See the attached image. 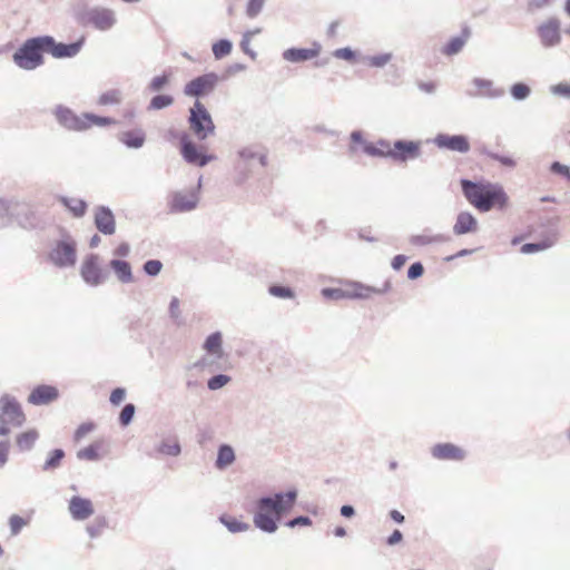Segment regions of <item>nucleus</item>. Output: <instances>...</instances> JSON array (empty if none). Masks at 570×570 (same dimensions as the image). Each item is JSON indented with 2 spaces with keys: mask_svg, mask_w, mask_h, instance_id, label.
Returning a JSON list of instances; mask_svg holds the SVG:
<instances>
[{
  "mask_svg": "<svg viewBox=\"0 0 570 570\" xmlns=\"http://www.w3.org/2000/svg\"><path fill=\"white\" fill-rule=\"evenodd\" d=\"M461 187L468 202L479 212L485 213L493 208L503 209L508 205L509 197L502 186L498 184L462 179Z\"/></svg>",
  "mask_w": 570,
  "mask_h": 570,
  "instance_id": "f257e3e1",
  "label": "nucleus"
},
{
  "mask_svg": "<svg viewBox=\"0 0 570 570\" xmlns=\"http://www.w3.org/2000/svg\"><path fill=\"white\" fill-rule=\"evenodd\" d=\"M296 493L289 491L285 494H276L275 498H263L257 503V512L254 523L265 532H274L277 529L276 521L283 513L289 511L295 503Z\"/></svg>",
  "mask_w": 570,
  "mask_h": 570,
  "instance_id": "f03ea898",
  "label": "nucleus"
},
{
  "mask_svg": "<svg viewBox=\"0 0 570 570\" xmlns=\"http://www.w3.org/2000/svg\"><path fill=\"white\" fill-rule=\"evenodd\" d=\"M47 45H51V41L45 36L26 40L13 53L14 63L24 70L36 69L43 63L42 53L46 52Z\"/></svg>",
  "mask_w": 570,
  "mask_h": 570,
  "instance_id": "7ed1b4c3",
  "label": "nucleus"
},
{
  "mask_svg": "<svg viewBox=\"0 0 570 570\" xmlns=\"http://www.w3.org/2000/svg\"><path fill=\"white\" fill-rule=\"evenodd\" d=\"M55 116L60 125L76 131L87 130L92 126H109L116 122L112 118L99 117L92 114L78 116L69 108L62 106H58L55 109Z\"/></svg>",
  "mask_w": 570,
  "mask_h": 570,
  "instance_id": "20e7f679",
  "label": "nucleus"
},
{
  "mask_svg": "<svg viewBox=\"0 0 570 570\" xmlns=\"http://www.w3.org/2000/svg\"><path fill=\"white\" fill-rule=\"evenodd\" d=\"M189 124L190 129L200 140L206 139L209 135L214 134L215 125L212 117L199 100H196L190 109Z\"/></svg>",
  "mask_w": 570,
  "mask_h": 570,
  "instance_id": "39448f33",
  "label": "nucleus"
},
{
  "mask_svg": "<svg viewBox=\"0 0 570 570\" xmlns=\"http://www.w3.org/2000/svg\"><path fill=\"white\" fill-rule=\"evenodd\" d=\"M24 421L26 414L20 403L11 395H2L0 397V423L19 428Z\"/></svg>",
  "mask_w": 570,
  "mask_h": 570,
  "instance_id": "423d86ee",
  "label": "nucleus"
},
{
  "mask_svg": "<svg viewBox=\"0 0 570 570\" xmlns=\"http://www.w3.org/2000/svg\"><path fill=\"white\" fill-rule=\"evenodd\" d=\"M374 293H376L374 288L360 283H347L343 287L322 289L324 297L336 301L343 298H368Z\"/></svg>",
  "mask_w": 570,
  "mask_h": 570,
  "instance_id": "0eeeda50",
  "label": "nucleus"
},
{
  "mask_svg": "<svg viewBox=\"0 0 570 570\" xmlns=\"http://www.w3.org/2000/svg\"><path fill=\"white\" fill-rule=\"evenodd\" d=\"M50 259L60 267L75 265L76 243L71 239L58 242L50 253Z\"/></svg>",
  "mask_w": 570,
  "mask_h": 570,
  "instance_id": "6e6552de",
  "label": "nucleus"
},
{
  "mask_svg": "<svg viewBox=\"0 0 570 570\" xmlns=\"http://www.w3.org/2000/svg\"><path fill=\"white\" fill-rule=\"evenodd\" d=\"M218 82V76L214 72L199 76L190 80L184 89L186 96L199 97L210 94Z\"/></svg>",
  "mask_w": 570,
  "mask_h": 570,
  "instance_id": "1a4fd4ad",
  "label": "nucleus"
},
{
  "mask_svg": "<svg viewBox=\"0 0 570 570\" xmlns=\"http://www.w3.org/2000/svg\"><path fill=\"white\" fill-rule=\"evenodd\" d=\"M421 144L419 141L397 140L392 145L391 158L396 161H406L419 157Z\"/></svg>",
  "mask_w": 570,
  "mask_h": 570,
  "instance_id": "9d476101",
  "label": "nucleus"
},
{
  "mask_svg": "<svg viewBox=\"0 0 570 570\" xmlns=\"http://www.w3.org/2000/svg\"><path fill=\"white\" fill-rule=\"evenodd\" d=\"M81 275L91 285H98L104 281L105 274L99 266L98 256L90 255L83 261Z\"/></svg>",
  "mask_w": 570,
  "mask_h": 570,
  "instance_id": "9b49d317",
  "label": "nucleus"
},
{
  "mask_svg": "<svg viewBox=\"0 0 570 570\" xmlns=\"http://www.w3.org/2000/svg\"><path fill=\"white\" fill-rule=\"evenodd\" d=\"M322 46L314 42L309 48H289L283 52V58L289 62H303L320 56Z\"/></svg>",
  "mask_w": 570,
  "mask_h": 570,
  "instance_id": "f8f14e48",
  "label": "nucleus"
},
{
  "mask_svg": "<svg viewBox=\"0 0 570 570\" xmlns=\"http://www.w3.org/2000/svg\"><path fill=\"white\" fill-rule=\"evenodd\" d=\"M68 509L71 517L78 521L90 518L95 512L91 500L77 495L70 499Z\"/></svg>",
  "mask_w": 570,
  "mask_h": 570,
  "instance_id": "ddd939ff",
  "label": "nucleus"
},
{
  "mask_svg": "<svg viewBox=\"0 0 570 570\" xmlns=\"http://www.w3.org/2000/svg\"><path fill=\"white\" fill-rule=\"evenodd\" d=\"M45 38L49 39L51 41V45L46 46V52L50 53L55 58H70L76 56L82 46V40L65 45V43H57L55 39L50 36H45Z\"/></svg>",
  "mask_w": 570,
  "mask_h": 570,
  "instance_id": "4468645a",
  "label": "nucleus"
},
{
  "mask_svg": "<svg viewBox=\"0 0 570 570\" xmlns=\"http://www.w3.org/2000/svg\"><path fill=\"white\" fill-rule=\"evenodd\" d=\"M434 141L438 147L452 151L466 153L470 149V142L468 138L462 135H438Z\"/></svg>",
  "mask_w": 570,
  "mask_h": 570,
  "instance_id": "2eb2a0df",
  "label": "nucleus"
},
{
  "mask_svg": "<svg viewBox=\"0 0 570 570\" xmlns=\"http://www.w3.org/2000/svg\"><path fill=\"white\" fill-rule=\"evenodd\" d=\"M59 396L57 387L52 385H38L28 396V402L33 405H45L53 402Z\"/></svg>",
  "mask_w": 570,
  "mask_h": 570,
  "instance_id": "dca6fc26",
  "label": "nucleus"
},
{
  "mask_svg": "<svg viewBox=\"0 0 570 570\" xmlns=\"http://www.w3.org/2000/svg\"><path fill=\"white\" fill-rule=\"evenodd\" d=\"M538 33L543 46H556L560 41V24L556 19H550L538 27Z\"/></svg>",
  "mask_w": 570,
  "mask_h": 570,
  "instance_id": "f3484780",
  "label": "nucleus"
},
{
  "mask_svg": "<svg viewBox=\"0 0 570 570\" xmlns=\"http://www.w3.org/2000/svg\"><path fill=\"white\" fill-rule=\"evenodd\" d=\"M431 452L438 460L461 461L465 456V452L452 443H439L432 448Z\"/></svg>",
  "mask_w": 570,
  "mask_h": 570,
  "instance_id": "a211bd4d",
  "label": "nucleus"
},
{
  "mask_svg": "<svg viewBox=\"0 0 570 570\" xmlns=\"http://www.w3.org/2000/svg\"><path fill=\"white\" fill-rule=\"evenodd\" d=\"M96 227L105 235H111L115 233L116 224L115 217L110 209L106 207H99L95 214Z\"/></svg>",
  "mask_w": 570,
  "mask_h": 570,
  "instance_id": "6ab92c4d",
  "label": "nucleus"
},
{
  "mask_svg": "<svg viewBox=\"0 0 570 570\" xmlns=\"http://www.w3.org/2000/svg\"><path fill=\"white\" fill-rule=\"evenodd\" d=\"M198 197L195 191L176 193L171 198V209L187 212L196 207Z\"/></svg>",
  "mask_w": 570,
  "mask_h": 570,
  "instance_id": "aec40b11",
  "label": "nucleus"
},
{
  "mask_svg": "<svg viewBox=\"0 0 570 570\" xmlns=\"http://www.w3.org/2000/svg\"><path fill=\"white\" fill-rule=\"evenodd\" d=\"M181 154L188 163L196 164L198 166L207 164V158L198 151L196 145L191 142L186 135L181 138Z\"/></svg>",
  "mask_w": 570,
  "mask_h": 570,
  "instance_id": "412c9836",
  "label": "nucleus"
},
{
  "mask_svg": "<svg viewBox=\"0 0 570 570\" xmlns=\"http://www.w3.org/2000/svg\"><path fill=\"white\" fill-rule=\"evenodd\" d=\"M476 228L478 222L475 217L468 212H463L458 215L456 222L453 226V232L455 235H463L475 232Z\"/></svg>",
  "mask_w": 570,
  "mask_h": 570,
  "instance_id": "4be33fe9",
  "label": "nucleus"
},
{
  "mask_svg": "<svg viewBox=\"0 0 570 570\" xmlns=\"http://www.w3.org/2000/svg\"><path fill=\"white\" fill-rule=\"evenodd\" d=\"M89 21L100 30H107L115 22L114 14L107 9H96L89 13Z\"/></svg>",
  "mask_w": 570,
  "mask_h": 570,
  "instance_id": "5701e85b",
  "label": "nucleus"
},
{
  "mask_svg": "<svg viewBox=\"0 0 570 570\" xmlns=\"http://www.w3.org/2000/svg\"><path fill=\"white\" fill-rule=\"evenodd\" d=\"M364 153L373 157L392 156V145L386 140H377L375 142H364Z\"/></svg>",
  "mask_w": 570,
  "mask_h": 570,
  "instance_id": "b1692460",
  "label": "nucleus"
},
{
  "mask_svg": "<svg viewBox=\"0 0 570 570\" xmlns=\"http://www.w3.org/2000/svg\"><path fill=\"white\" fill-rule=\"evenodd\" d=\"M470 37V30L464 28L461 36L452 38L442 49L441 52L445 56H453L461 51Z\"/></svg>",
  "mask_w": 570,
  "mask_h": 570,
  "instance_id": "393cba45",
  "label": "nucleus"
},
{
  "mask_svg": "<svg viewBox=\"0 0 570 570\" xmlns=\"http://www.w3.org/2000/svg\"><path fill=\"white\" fill-rule=\"evenodd\" d=\"M110 267L116 273L118 279L122 283H129L132 281L131 267L125 261L112 259Z\"/></svg>",
  "mask_w": 570,
  "mask_h": 570,
  "instance_id": "a878e982",
  "label": "nucleus"
},
{
  "mask_svg": "<svg viewBox=\"0 0 570 570\" xmlns=\"http://www.w3.org/2000/svg\"><path fill=\"white\" fill-rule=\"evenodd\" d=\"M120 141L130 148H139L145 142V134L141 130H128L120 135Z\"/></svg>",
  "mask_w": 570,
  "mask_h": 570,
  "instance_id": "bb28decb",
  "label": "nucleus"
},
{
  "mask_svg": "<svg viewBox=\"0 0 570 570\" xmlns=\"http://www.w3.org/2000/svg\"><path fill=\"white\" fill-rule=\"evenodd\" d=\"M105 452L104 442L97 441L92 444L81 449L78 452V458L81 460H98Z\"/></svg>",
  "mask_w": 570,
  "mask_h": 570,
  "instance_id": "cd10ccee",
  "label": "nucleus"
},
{
  "mask_svg": "<svg viewBox=\"0 0 570 570\" xmlns=\"http://www.w3.org/2000/svg\"><path fill=\"white\" fill-rule=\"evenodd\" d=\"M60 202L70 210L75 217H81L86 214L87 204L82 199L61 197Z\"/></svg>",
  "mask_w": 570,
  "mask_h": 570,
  "instance_id": "c85d7f7f",
  "label": "nucleus"
},
{
  "mask_svg": "<svg viewBox=\"0 0 570 570\" xmlns=\"http://www.w3.org/2000/svg\"><path fill=\"white\" fill-rule=\"evenodd\" d=\"M38 438L39 434L36 430H28L17 435L16 443L21 451H28L33 446Z\"/></svg>",
  "mask_w": 570,
  "mask_h": 570,
  "instance_id": "c756f323",
  "label": "nucleus"
},
{
  "mask_svg": "<svg viewBox=\"0 0 570 570\" xmlns=\"http://www.w3.org/2000/svg\"><path fill=\"white\" fill-rule=\"evenodd\" d=\"M235 461V453L232 446L222 445L218 450V455L216 460V466L218 469H224L230 465Z\"/></svg>",
  "mask_w": 570,
  "mask_h": 570,
  "instance_id": "7c9ffc66",
  "label": "nucleus"
},
{
  "mask_svg": "<svg viewBox=\"0 0 570 570\" xmlns=\"http://www.w3.org/2000/svg\"><path fill=\"white\" fill-rule=\"evenodd\" d=\"M121 101V92L118 89H110L101 94L98 98V105L109 106L118 105Z\"/></svg>",
  "mask_w": 570,
  "mask_h": 570,
  "instance_id": "2f4dec72",
  "label": "nucleus"
},
{
  "mask_svg": "<svg viewBox=\"0 0 570 570\" xmlns=\"http://www.w3.org/2000/svg\"><path fill=\"white\" fill-rule=\"evenodd\" d=\"M220 520L232 532H242L249 529V525L247 523L242 522L238 519L230 515H224L220 518Z\"/></svg>",
  "mask_w": 570,
  "mask_h": 570,
  "instance_id": "473e14b6",
  "label": "nucleus"
},
{
  "mask_svg": "<svg viewBox=\"0 0 570 570\" xmlns=\"http://www.w3.org/2000/svg\"><path fill=\"white\" fill-rule=\"evenodd\" d=\"M222 336L219 333L209 335L204 344V348L210 354H220Z\"/></svg>",
  "mask_w": 570,
  "mask_h": 570,
  "instance_id": "72a5a7b5",
  "label": "nucleus"
},
{
  "mask_svg": "<svg viewBox=\"0 0 570 570\" xmlns=\"http://www.w3.org/2000/svg\"><path fill=\"white\" fill-rule=\"evenodd\" d=\"M65 456V453L62 450L60 449H57V450H53L50 454H49V458L47 459L45 465H43V469L45 470H52V469H56L60 465L61 463V460L63 459Z\"/></svg>",
  "mask_w": 570,
  "mask_h": 570,
  "instance_id": "f704fd0d",
  "label": "nucleus"
},
{
  "mask_svg": "<svg viewBox=\"0 0 570 570\" xmlns=\"http://www.w3.org/2000/svg\"><path fill=\"white\" fill-rule=\"evenodd\" d=\"M232 43L228 40H219L213 46V53L217 59L229 55Z\"/></svg>",
  "mask_w": 570,
  "mask_h": 570,
  "instance_id": "c9c22d12",
  "label": "nucleus"
},
{
  "mask_svg": "<svg viewBox=\"0 0 570 570\" xmlns=\"http://www.w3.org/2000/svg\"><path fill=\"white\" fill-rule=\"evenodd\" d=\"M107 525V520L105 518H97L91 524L87 527V532L91 538H95L100 535Z\"/></svg>",
  "mask_w": 570,
  "mask_h": 570,
  "instance_id": "e433bc0d",
  "label": "nucleus"
},
{
  "mask_svg": "<svg viewBox=\"0 0 570 570\" xmlns=\"http://www.w3.org/2000/svg\"><path fill=\"white\" fill-rule=\"evenodd\" d=\"M392 59L391 53H380L375 56H370L365 59L366 63L371 67H383L389 63Z\"/></svg>",
  "mask_w": 570,
  "mask_h": 570,
  "instance_id": "4c0bfd02",
  "label": "nucleus"
},
{
  "mask_svg": "<svg viewBox=\"0 0 570 570\" xmlns=\"http://www.w3.org/2000/svg\"><path fill=\"white\" fill-rule=\"evenodd\" d=\"M29 520L20 515L13 514L9 519L10 531L12 535H16L20 530L28 524Z\"/></svg>",
  "mask_w": 570,
  "mask_h": 570,
  "instance_id": "58836bf2",
  "label": "nucleus"
},
{
  "mask_svg": "<svg viewBox=\"0 0 570 570\" xmlns=\"http://www.w3.org/2000/svg\"><path fill=\"white\" fill-rule=\"evenodd\" d=\"M174 102V99L169 95H158L155 96L150 101V108L153 109H161L170 106Z\"/></svg>",
  "mask_w": 570,
  "mask_h": 570,
  "instance_id": "ea45409f",
  "label": "nucleus"
},
{
  "mask_svg": "<svg viewBox=\"0 0 570 570\" xmlns=\"http://www.w3.org/2000/svg\"><path fill=\"white\" fill-rule=\"evenodd\" d=\"M351 142L352 144L350 146V153L356 154L358 151V146L364 151V142H367V141L363 139V135L361 131H353L351 134Z\"/></svg>",
  "mask_w": 570,
  "mask_h": 570,
  "instance_id": "a19ab883",
  "label": "nucleus"
},
{
  "mask_svg": "<svg viewBox=\"0 0 570 570\" xmlns=\"http://www.w3.org/2000/svg\"><path fill=\"white\" fill-rule=\"evenodd\" d=\"M333 56L337 59L346 60L348 62H354L356 60V52L351 48H340L333 52Z\"/></svg>",
  "mask_w": 570,
  "mask_h": 570,
  "instance_id": "79ce46f5",
  "label": "nucleus"
},
{
  "mask_svg": "<svg viewBox=\"0 0 570 570\" xmlns=\"http://www.w3.org/2000/svg\"><path fill=\"white\" fill-rule=\"evenodd\" d=\"M229 381H230V377L227 375H224V374L213 376L208 381V389L213 390V391L218 390V389L223 387L224 385H226Z\"/></svg>",
  "mask_w": 570,
  "mask_h": 570,
  "instance_id": "37998d69",
  "label": "nucleus"
},
{
  "mask_svg": "<svg viewBox=\"0 0 570 570\" xmlns=\"http://www.w3.org/2000/svg\"><path fill=\"white\" fill-rule=\"evenodd\" d=\"M264 1L265 0H249L246 7L247 16L249 18L256 17L261 12Z\"/></svg>",
  "mask_w": 570,
  "mask_h": 570,
  "instance_id": "c03bdc74",
  "label": "nucleus"
},
{
  "mask_svg": "<svg viewBox=\"0 0 570 570\" xmlns=\"http://www.w3.org/2000/svg\"><path fill=\"white\" fill-rule=\"evenodd\" d=\"M170 75L169 73H163L160 76L155 77L149 87L153 91H158L163 87H165L169 82Z\"/></svg>",
  "mask_w": 570,
  "mask_h": 570,
  "instance_id": "a18cd8bd",
  "label": "nucleus"
},
{
  "mask_svg": "<svg viewBox=\"0 0 570 570\" xmlns=\"http://www.w3.org/2000/svg\"><path fill=\"white\" fill-rule=\"evenodd\" d=\"M135 414V406L132 404H127L120 412L119 421L122 425H128L132 420Z\"/></svg>",
  "mask_w": 570,
  "mask_h": 570,
  "instance_id": "49530a36",
  "label": "nucleus"
},
{
  "mask_svg": "<svg viewBox=\"0 0 570 570\" xmlns=\"http://www.w3.org/2000/svg\"><path fill=\"white\" fill-rule=\"evenodd\" d=\"M511 94L515 99H524L530 94V88L524 83H515L511 88Z\"/></svg>",
  "mask_w": 570,
  "mask_h": 570,
  "instance_id": "de8ad7c7",
  "label": "nucleus"
},
{
  "mask_svg": "<svg viewBox=\"0 0 570 570\" xmlns=\"http://www.w3.org/2000/svg\"><path fill=\"white\" fill-rule=\"evenodd\" d=\"M269 293L276 297H281V298H291L294 296L293 292L291 288L288 287H284V286H272L269 288Z\"/></svg>",
  "mask_w": 570,
  "mask_h": 570,
  "instance_id": "09e8293b",
  "label": "nucleus"
},
{
  "mask_svg": "<svg viewBox=\"0 0 570 570\" xmlns=\"http://www.w3.org/2000/svg\"><path fill=\"white\" fill-rule=\"evenodd\" d=\"M163 264L159 261L151 259L145 263L144 269L148 275L156 276L161 271Z\"/></svg>",
  "mask_w": 570,
  "mask_h": 570,
  "instance_id": "8fccbe9b",
  "label": "nucleus"
},
{
  "mask_svg": "<svg viewBox=\"0 0 570 570\" xmlns=\"http://www.w3.org/2000/svg\"><path fill=\"white\" fill-rule=\"evenodd\" d=\"M551 90L554 95L570 99V83L569 82H560V83L553 86Z\"/></svg>",
  "mask_w": 570,
  "mask_h": 570,
  "instance_id": "3c124183",
  "label": "nucleus"
},
{
  "mask_svg": "<svg viewBox=\"0 0 570 570\" xmlns=\"http://www.w3.org/2000/svg\"><path fill=\"white\" fill-rule=\"evenodd\" d=\"M95 429L92 423H83L81 424L77 431L75 432V441H81L87 434H89Z\"/></svg>",
  "mask_w": 570,
  "mask_h": 570,
  "instance_id": "603ef678",
  "label": "nucleus"
},
{
  "mask_svg": "<svg viewBox=\"0 0 570 570\" xmlns=\"http://www.w3.org/2000/svg\"><path fill=\"white\" fill-rule=\"evenodd\" d=\"M547 247H549L548 243H529V244H524L521 247V252L523 254H530V253H534V252H539V250L546 249Z\"/></svg>",
  "mask_w": 570,
  "mask_h": 570,
  "instance_id": "864d4df0",
  "label": "nucleus"
},
{
  "mask_svg": "<svg viewBox=\"0 0 570 570\" xmlns=\"http://www.w3.org/2000/svg\"><path fill=\"white\" fill-rule=\"evenodd\" d=\"M551 2L552 0H529L527 4L528 11L534 12L537 10L543 9L550 6Z\"/></svg>",
  "mask_w": 570,
  "mask_h": 570,
  "instance_id": "5fc2aeb1",
  "label": "nucleus"
},
{
  "mask_svg": "<svg viewBox=\"0 0 570 570\" xmlns=\"http://www.w3.org/2000/svg\"><path fill=\"white\" fill-rule=\"evenodd\" d=\"M125 396H126V391L125 389L122 387H117L115 389L111 394H110V402L114 404V405H119L124 400H125Z\"/></svg>",
  "mask_w": 570,
  "mask_h": 570,
  "instance_id": "6e6d98bb",
  "label": "nucleus"
},
{
  "mask_svg": "<svg viewBox=\"0 0 570 570\" xmlns=\"http://www.w3.org/2000/svg\"><path fill=\"white\" fill-rule=\"evenodd\" d=\"M424 273L423 265L421 263H414L410 266L407 271V277L411 279H415L421 277Z\"/></svg>",
  "mask_w": 570,
  "mask_h": 570,
  "instance_id": "4d7b16f0",
  "label": "nucleus"
},
{
  "mask_svg": "<svg viewBox=\"0 0 570 570\" xmlns=\"http://www.w3.org/2000/svg\"><path fill=\"white\" fill-rule=\"evenodd\" d=\"M10 443L9 441H0V468L8 461Z\"/></svg>",
  "mask_w": 570,
  "mask_h": 570,
  "instance_id": "13d9d810",
  "label": "nucleus"
},
{
  "mask_svg": "<svg viewBox=\"0 0 570 570\" xmlns=\"http://www.w3.org/2000/svg\"><path fill=\"white\" fill-rule=\"evenodd\" d=\"M180 302L178 298L174 297L171 301H170V304H169V313L171 315V317L174 318H178L179 315H180Z\"/></svg>",
  "mask_w": 570,
  "mask_h": 570,
  "instance_id": "bf43d9fd",
  "label": "nucleus"
},
{
  "mask_svg": "<svg viewBox=\"0 0 570 570\" xmlns=\"http://www.w3.org/2000/svg\"><path fill=\"white\" fill-rule=\"evenodd\" d=\"M129 245L127 243H121L115 248L114 254L118 257H125L129 254Z\"/></svg>",
  "mask_w": 570,
  "mask_h": 570,
  "instance_id": "052dcab7",
  "label": "nucleus"
},
{
  "mask_svg": "<svg viewBox=\"0 0 570 570\" xmlns=\"http://www.w3.org/2000/svg\"><path fill=\"white\" fill-rule=\"evenodd\" d=\"M406 259L407 258L404 255L394 256V258L392 259V267L396 271L401 269L406 263Z\"/></svg>",
  "mask_w": 570,
  "mask_h": 570,
  "instance_id": "680f3d73",
  "label": "nucleus"
},
{
  "mask_svg": "<svg viewBox=\"0 0 570 570\" xmlns=\"http://www.w3.org/2000/svg\"><path fill=\"white\" fill-rule=\"evenodd\" d=\"M309 524H311V520L307 517H298L288 522V525L291 528H294L296 525H309Z\"/></svg>",
  "mask_w": 570,
  "mask_h": 570,
  "instance_id": "e2e57ef3",
  "label": "nucleus"
},
{
  "mask_svg": "<svg viewBox=\"0 0 570 570\" xmlns=\"http://www.w3.org/2000/svg\"><path fill=\"white\" fill-rule=\"evenodd\" d=\"M551 169H552V171L560 174V175H564V176L570 175L569 168L560 163H553L551 166Z\"/></svg>",
  "mask_w": 570,
  "mask_h": 570,
  "instance_id": "0e129e2a",
  "label": "nucleus"
},
{
  "mask_svg": "<svg viewBox=\"0 0 570 570\" xmlns=\"http://www.w3.org/2000/svg\"><path fill=\"white\" fill-rule=\"evenodd\" d=\"M474 85L479 88L478 92H485L491 87V81L482 80V79H475Z\"/></svg>",
  "mask_w": 570,
  "mask_h": 570,
  "instance_id": "69168bd1",
  "label": "nucleus"
},
{
  "mask_svg": "<svg viewBox=\"0 0 570 570\" xmlns=\"http://www.w3.org/2000/svg\"><path fill=\"white\" fill-rule=\"evenodd\" d=\"M402 532L400 530H394L393 533L389 537L387 543L390 546L396 544L402 541Z\"/></svg>",
  "mask_w": 570,
  "mask_h": 570,
  "instance_id": "338daca9",
  "label": "nucleus"
},
{
  "mask_svg": "<svg viewBox=\"0 0 570 570\" xmlns=\"http://www.w3.org/2000/svg\"><path fill=\"white\" fill-rule=\"evenodd\" d=\"M180 451V448L178 444L173 445H165L161 448V452L169 454V455H177Z\"/></svg>",
  "mask_w": 570,
  "mask_h": 570,
  "instance_id": "774afa93",
  "label": "nucleus"
}]
</instances>
